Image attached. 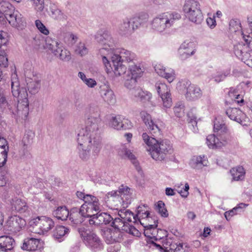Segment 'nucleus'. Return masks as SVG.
Masks as SVG:
<instances>
[{
	"mask_svg": "<svg viewBox=\"0 0 252 252\" xmlns=\"http://www.w3.org/2000/svg\"><path fill=\"white\" fill-rule=\"evenodd\" d=\"M31 223L36 233L42 235L47 234L55 225L53 220L46 216L38 217L33 219Z\"/></svg>",
	"mask_w": 252,
	"mask_h": 252,
	"instance_id": "f8f14e48",
	"label": "nucleus"
},
{
	"mask_svg": "<svg viewBox=\"0 0 252 252\" xmlns=\"http://www.w3.org/2000/svg\"><path fill=\"white\" fill-rule=\"evenodd\" d=\"M142 138L151 157L155 160H164L173 153L172 144L167 139L158 140L146 132L142 134Z\"/></svg>",
	"mask_w": 252,
	"mask_h": 252,
	"instance_id": "7ed1b4c3",
	"label": "nucleus"
},
{
	"mask_svg": "<svg viewBox=\"0 0 252 252\" xmlns=\"http://www.w3.org/2000/svg\"><path fill=\"white\" fill-rule=\"evenodd\" d=\"M178 52L179 57L182 60H185L194 54L181 48H179Z\"/></svg>",
	"mask_w": 252,
	"mask_h": 252,
	"instance_id": "774afa93",
	"label": "nucleus"
},
{
	"mask_svg": "<svg viewBox=\"0 0 252 252\" xmlns=\"http://www.w3.org/2000/svg\"><path fill=\"white\" fill-rule=\"evenodd\" d=\"M11 209L16 212L22 214L28 210L26 201L18 197H13L9 200Z\"/></svg>",
	"mask_w": 252,
	"mask_h": 252,
	"instance_id": "393cba45",
	"label": "nucleus"
},
{
	"mask_svg": "<svg viewBox=\"0 0 252 252\" xmlns=\"http://www.w3.org/2000/svg\"><path fill=\"white\" fill-rule=\"evenodd\" d=\"M214 131L215 132H218L219 134L227 133V129L223 123L218 119H216L214 122Z\"/></svg>",
	"mask_w": 252,
	"mask_h": 252,
	"instance_id": "37998d69",
	"label": "nucleus"
},
{
	"mask_svg": "<svg viewBox=\"0 0 252 252\" xmlns=\"http://www.w3.org/2000/svg\"><path fill=\"white\" fill-rule=\"evenodd\" d=\"M12 5L7 1L0 0V21L4 20V15L11 11Z\"/></svg>",
	"mask_w": 252,
	"mask_h": 252,
	"instance_id": "a18cd8bd",
	"label": "nucleus"
},
{
	"mask_svg": "<svg viewBox=\"0 0 252 252\" xmlns=\"http://www.w3.org/2000/svg\"><path fill=\"white\" fill-rule=\"evenodd\" d=\"M130 190V188L122 186L118 190L108 192L105 198L106 201H109L114 206L118 207L121 205L124 208L127 207L131 201Z\"/></svg>",
	"mask_w": 252,
	"mask_h": 252,
	"instance_id": "0eeeda50",
	"label": "nucleus"
},
{
	"mask_svg": "<svg viewBox=\"0 0 252 252\" xmlns=\"http://www.w3.org/2000/svg\"><path fill=\"white\" fill-rule=\"evenodd\" d=\"M248 206L245 203H240L232 210L224 213V217L227 220H229L232 217L242 212V210Z\"/></svg>",
	"mask_w": 252,
	"mask_h": 252,
	"instance_id": "ea45409f",
	"label": "nucleus"
},
{
	"mask_svg": "<svg viewBox=\"0 0 252 252\" xmlns=\"http://www.w3.org/2000/svg\"><path fill=\"white\" fill-rule=\"evenodd\" d=\"M137 29L135 27L131 18H126L119 26L118 31L122 35L128 36L131 35Z\"/></svg>",
	"mask_w": 252,
	"mask_h": 252,
	"instance_id": "412c9836",
	"label": "nucleus"
},
{
	"mask_svg": "<svg viewBox=\"0 0 252 252\" xmlns=\"http://www.w3.org/2000/svg\"><path fill=\"white\" fill-rule=\"evenodd\" d=\"M229 29L232 32L241 31L240 21L237 19H232L229 22Z\"/></svg>",
	"mask_w": 252,
	"mask_h": 252,
	"instance_id": "13d9d810",
	"label": "nucleus"
},
{
	"mask_svg": "<svg viewBox=\"0 0 252 252\" xmlns=\"http://www.w3.org/2000/svg\"><path fill=\"white\" fill-rule=\"evenodd\" d=\"M177 88L178 91L184 94L186 98L190 101L195 100L199 98L202 95L200 89L193 85L187 80H182L179 81Z\"/></svg>",
	"mask_w": 252,
	"mask_h": 252,
	"instance_id": "9b49d317",
	"label": "nucleus"
},
{
	"mask_svg": "<svg viewBox=\"0 0 252 252\" xmlns=\"http://www.w3.org/2000/svg\"><path fill=\"white\" fill-rule=\"evenodd\" d=\"M76 195L78 198L84 201L80 208L82 216L91 219L97 212L100 211L101 206L96 197L86 194L81 191H77Z\"/></svg>",
	"mask_w": 252,
	"mask_h": 252,
	"instance_id": "423d86ee",
	"label": "nucleus"
},
{
	"mask_svg": "<svg viewBox=\"0 0 252 252\" xmlns=\"http://www.w3.org/2000/svg\"><path fill=\"white\" fill-rule=\"evenodd\" d=\"M140 116L152 133L156 134L159 133V128L153 121L150 114L145 111H142L140 113Z\"/></svg>",
	"mask_w": 252,
	"mask_h": 252,
	"instance_id": "bb28decb",
	"label": "nucleus"
},
{
	"mask_svg": "<svg viewBox=\"0 0 252 252\" xmlns=\"http://www.w3.org/2000/svg\"><path fill=\"white\" fill-rule=\"evenodd\" d=\"M228 117L234 121L243 126L247 125L249 119L242 110L236 108H229L226 111Z\"/></svg>",
	"mask_w": 252,
	"mask_h": 252,
	"instance_id": "a211bd4d",
	"label": "nucleus"
},
{
	"mask_svg": "<svg viewBox=\"0 0 252 252\" xmlns=\"http://www.w3.org/2000/svg\"><path fill=\"white\" fill-rule=\"evenodd\" d=\"M78 231L86 245L92 251L97 252L103 249L101 240L94 232L84 227L79 228Z\"/></svg>",
	"mask_w": 252,
	"mask_h": 252,
	"instance_id": "9d476101",
	"label": "nucleus"
},
{
	"mask_svg": "<svg viewBox=\"0 0 252 252\" xmlns=\"http://www.w3.org/2000/svg\"><path fill=\"white\" fill-rule=\"evenodd\" d=\"M74 53L81 57L86 55L88 53V49L83 42H79L74 47Z\"/></svg>",
	"mask_w": 252,
	"mask_h": 252,
	"instance_id": "49530a36",
	"label": "nucleus"
},
{
	"mask_svg": "<svg viewBox=\"0 0 252 252\" xmlns=\"http://www.w3.org/2000/svg\"><path fill=\"white\" fill-rule=\"evenodd\" d=\"M34 136V133L32 131H27L23 138V142L24 143V145L30 144Z\"/></svg>",
	"mask_w": 252,
	"mask_h": 252,
	"instance_id": "69168bd1",
	"label": "nucleus"
},
{
	"mask_svg": "<svg viewBox=\"0 0 252 252\" xmlns=\"http://www.w3.org/2000/svg\"><path fill=\"white\" fill-rule=\"evenodd\" d=\"M180 18V14L177 12L160 13L153 19L152 28L158 33H165L174 25L175 21Z\"/></svg>",
	"mask_w": 252,
	"mask_h": 252,
	"instance_id": "39448f33",
	"label": "nucleus"
},
{
	"mask_svg": "<svg viewBox=\"0 0 252 252\" xmlns=\"http://www.w3.org/2000/svg\"><path fill=\"white\" fill-rule=\"evenodd\" d=\"M141 224L144 227V233L146 237L157 241L161 239L163 236L159 235V233H164L166 235V231L164 230L157 228L158 222L154 221V224H147L141 221Z\"/></svg>",
	"mask_w": 252,
	"mask_h": 252,
	"instance_id": "dca6fc26",
	"label": "nucleus"
},
{
	"mask_svg": "<svg viewBox=\"0 0 252 252\" xmlns=\"http://www.w3.org/2000/svg\"><path fill=\"white\" fill-rule=\"evenodd\" d=\"M122 120L123 117L120 115L113 116L111 117L108 122L109 127L118 130L123 129Z\"/></svg>",
	"mask_w": 252,
	"mask_h": 252,
	"instance_id": "473e14b6",
	"label": "nucleus"
},
{
	"mask_svg": "<svg viewBox=\"0 0 252 252\" xmlns=\"http://www.w3.org/2000/svg\"><path fill=\"white\" fill-rule=\"evenodd\" d=\"M15 244V241L12 237L7 236L0 237V248L8 252L14 248Z\"/></svg>",
	"mask_w": 252,
	"mask_h": 252,
	"instance_id": "72a5a7b5",
	"label": "nucleus"
},
{
	"mask_svg": "<svg viewBox=\"0 0 252 252\" xmlns=\"http://www.w3.org/2000/svg\"><path fill=\"white\" fill-rule=\"evenodd\" d=\"M230 73V71L229 70L223 71H216L212 74L211 79H213L216 83H220L223 81Z\"/></svg>",
	"mask_w": 252,
	"mask_h": 252,
	"instance_id": "c03bdc74",
	"label": "nucleus"
},
{
	"mask_svg": "<svg viewBox=\"0 0 252 252\" xmlns=\"http://www.w3.org/2000/svg\"><path fill=\"white\" fill-rule=\"evenodd\" d=\"M228 133L208 135L206 139V143L209 149H219L226 146L229 142Z\"/></svg>",
	"mask_w": 252,
	"mask_h": 252,
	"instance_id": "ddd939ff",
	"label": "nucleus"
},
{
	"mask_svg": "<svg viewBox=\"0 0 252 252\" xmlns=\"http://www.w3.org/2000/svg\"><path fill=\"white\" fill-rule=\"evenodd\" d=\"M112 223L113 226L112 228H116L119 229V231L121 229L125 230V228L126 227V223L123 221V219L120 217L115 218Z\"/></svg>",
	"mask_w": 252,
	"mask_h": 252,
	"instance_id": "bf43d9fd",
	"label": "nucleus"
},
{
	"mask_svg": "<svg viewBox=\"0 0 252 252\" xmlns=\"http://www.w3.org/2000/svg\"><path fill=\"white\" fill-rule=\"evenodd\" d=\"M28 88L30 93L32 94L37 93L40 88V81L35 79L28 83Z\"/></svg>",
	"mask_w": 252,
	"mask_h": 252,
	"instance_id": "603ef678",
	"label": "nucleus"
},
{
	"mask_svg": "<svg viewBox=\"0 0 252 252\" xmlns=\"http://www.w3.org/2000/svg\"><path fill=\"white\" fill-rule=\"evenodd\" d=\"M50 16L54 19L60 21L66 20V16L59 9L55 4H51L50 7Z\"/></svg>",
	"mask_w": 252,
	"mask_h": 252,
	"instance_id": "c9c22d12",
	"label": "nucleus"
},
{
	"mask_svg": "<svg viewBox=\"0 0 252 252\" xmlns=\"http://www.w3.org/2000/svg\"><path fill=\"white\" fill-rule=\"evenodd\" d=\"M248 23L251 32L247 35L242 32L243 38L247 44H252V16L248 17L247 18Z\"/></svg>",
	"mask_w": 252,
	"mask_h": 252,
	"instance_id": "864d4df0",
	"label": "nucleus"
},
{
	"mask_svg": "<svg viewBox=\"0 0 252 252\" xmlns=\"http://www.w3.org/2000/svg\"><path fill=\"white\" fill-rule=\"evenodd\" d=\"M99 108H92L86 125L78 127L77 150L79 157L83 160L89 159L91 150L95 155L101 148V139L99 132Z\"/></svg>",
	"mask_w": 252,
	"mask_h": 252,
	"instance_id": "f03ea898",
	"label": "nucleus"
},
{
	"mask_svg": "<svg viewBox=\"0 0 252 252\" xmlns=\"http://www.w3.org/2000/svg\"><path fill=\"white\" fill-rule=\"evenodd\" d=\"M53 215L59 220H66L69 216V211L65 206L58 207L54 211Z\"/></svg>",
	"mask_w": 252,
	"mask_h": 252,
	"instance_id": "4c0bfd02",
	"label": "nucleus"
},
{
	"mask_svg": "<svg viewBox=\"0 0 252 252\" xmlns=\"http://www.w3.org/2000/svg\"><path fill=\"white\" fill-rule=\"evenodd\" d=\"M131 94L143 103L149 102L153 106H155V104L151 100L152 94L151 93L137 88L132 90Z\"/></svg>",
	"mask_w": 252,
	"mask_h": 252,
	"instance_id": "b1692460",
	"label": "nucleus"
},
{
	"mask_svg": "<svg viewBox=\"0 0 252 252\" xmlns=\"http://www.w3.org/2000/svg\"><path fill=\"white\" fill-rule=\"evenodd\" d=\"M26 221L23 218L14 215L8 218L5 225V229L9 234L15 235L22 231L25 227Z\"/></svg>",
	"mask_w": 252,
	"mask_h": 252,
	"instance_id": "4468645a",
	"label": "nucleus"
},
{
	"mask_svg": "<svg viewBox=\"0 0 252 252\" xmlns=\"http://www.w3.org/2000/svg\"><path fill=\"white\" fill-rule=\"evenodd\" d=\"M173 110L175 116L177 117H182L184 115V106L181 103H177Z\"/></svg>",
	"mask_w": 252,
	"mask_h": 252,
	"instance_id": "338daca9",
	"label": "nucleus"
},
{
	"mask_svg": "<svg viewBox=\"0 0 252 252\" xmlns=\"http://www.w3.org/2000/svg\"><path fill=\"white\" fill-rule=\"evenodd\" d=\"M117 151L119 155L124 158H128L132 161L133 164L136 167L137 170L139 171L140 169V167L138 166V162L135 159V156L128 149L127 146L125 144H121L118 146Z\"/></svg>",
	"mask_w": 252,
	"mask_h": 252,
	"instance_id": "c756f323",
	"label": "nucleus"
},
{
	"mask_svg": "<svg viewBox=\"0 0 252 252\" xmlns=\"http://www.w3.org/2000/svg\"><path fill=\"white\" fill-rule=\"evenodd\" d=\"M99 94L102 99L109 105L116 102V97L113 91L107 85H103L100 87Z\"/></svg>",
	"mask_w": 252,
	"mask_h": 252,
	"instance_id": "5701e85b",
	"label": "nucleus"
},
{
	"mask_svg": "<svg viewBox=\"0 0 252 252\" xmlns=\"http://www.w3.org/2000/svg\"><path fill=\"white\" fill-rule=\"evenodd\" d=\"M113 220L111 216L106 213H100L97 212L89 222L90 225H99L109 223Z\"/></svg>",
	"mask_w": 252,
	"mask_h": 252,
	"instance_id": "4be33fe9",
	"label": "nucleus"
},
{
	"mask_svg": "<svg viewBox=\"0 0 252 252\" xmlns=\"http://www.w3.org/2000/svg\"><path fill=\"white\" fill-rule=\"evenodd\" d=\"M43 242L34 238H27L24 239L22 249L24 250L34 251L43 247Z\"/></svg>",
	"mask_w": 252,
	"mask_h": 252,
	"instance_id": "cd10ccee",
	"label": "nucleus"
},
{
	"mask_svg": "<svg viewBox=\"0 0 252 252\" xmlns=\"http://www.w3.org/2000/svg\"><path fill=\"white\" fill-rule=\"evenodd\" d=\"M244 83H241L237 86L236 88H231L228 92V95L232 100L242 105L244 103L243 94L244 92L242 91V88L245 86Z\"/></svg>",
	"mask_w": 252,
	"mask_h": 252,
	"instance_id": "a878e982",
	"label": "nucleus"
},
{
	"mask_svg": "<svg viewBox=\"0 0 252 252\" xmlns=\"http://www.w3.org/2000/svg\"><path fill=\"white\" fill-rule=\"evenodd\" d=\"M16 10H14L13 12L10 11L9 13H6L4 15V20L6 19L8 21L9 23L12 26V25L16 24L15 18L17 16L16 15Z\"/></svg>",
	"mask_w": 252,
	"mask_h": 252,
	"instance_id": "e2e57ef3",
	"label": "nucleus"
},
{
	"mask_svg": "<svg viewBox=\"0 0 252 252\" xmlns=\"http://www.w3.org/2000/svg\"><path fill=\"white\" fill-rule=\"evenodd\" d=\"M158 249H164L166 252H189V249L186 246L183 247V244L173 242L170 238H166L162 241V245L153 243Z\"/></svg>",
	"mask_w": 252,
	"mask_h": 252,
	"instance_id": "2eb2a0df",
	"label": "nucleus"
},
{
	"mask_svg": "<svg viewBox=\"0 0 252 252\" xmlns=\"http://www.w3.org/2000/svg\"><path fill=\"white\" fill-rule=\"evenodd\" d=\"M69 229L62 225L57 226L53 231V237L55 239L61 241L60 239L68 234Z\"/></svg>",
	"mask_w": 252,
	"mask_h": 252,
	"instance_id": "a19ab883",
	"label": "nucleus"
},
{
	"mask_svg": "<svg viewBox=\"0 0 252 252\" xmlns=\"http://www.w3.org/2000/svg\"><path fill=\"white\" fill-rule=\"evenodd\" d=\"M137 218V223L139 222L141 223V221L145 222V220H150L151 217L150 216V214L148 211L146 210V207L144 206H139L137 209V214L135 215Z\"/></svg>",
	"mask_w": 252,
	"mask_h": 252,
	"instance_id": "e433bc0d",
	"label": "nucleus"
},
{
	"mask_svg": "<svg viewBox=\"0 0 252 252\" xmlns=\"http://www.w3.org/2000/svg\"><path fill=\"white\" fill-rule=\"evenodd\" d=\"M11 88L13 95L18 98L17 115L22 118H26L29 113L28 93L26 88L21 86L16 73H13L11 75Z\"/></svg>",
	"mask_w": 252,
	"mask_h": 252,
	"instance_id": "20e7f679",
	"label": "nucleus"
},
{
	"mask_svg": "<svg viewBox=\"0 0 252 252\" xmlns=\"http://www.w3.org/2000/svg\"><path fill=\"white\" fill-rule=\"evenodd\" d=\"M16 19L15 18L16 24L12 25L13 27H16L20 30H22L26 26V22L25 18L18 11L16 10Z\"/></svg>",
	"mask_w": 252,
	"mask_h": 252,
	"instance_id": "8fccbe9b",
	"label": "nucleus"
},
{
	"mask_svg": "<svg viewBox=\"0 0 252 252\" xmlns=\"http://www.w3.org/2000/svg\"><path fill=\"white\" fill-rule=\"evenodd\" d=\"M78 37L76 34L68 32L64 37V42L68 46H72L78 40Z\"/></svg>",
	"mask_w": 252,
	"mask_h": 252,
	"instance_id": "5fc2aeb1",
	"label": "nucleus"
},
{
	"mask_svg": "<svg viewBox=\"0 0 252 252\" xmlns=\"http://www.w3.org/2000/svg\"><path fill=\"white\" fill-rule=\"evenodd\" d=\"M103 236L106 242L108 244L119 242L122 236L119 229L112 227L105 229L103 233Z\"/></svg>",
	"mask_w": 252,
	"mask_h": 252,
	"instance_id": "aec40b11",
	"label": "nucleus"
},
{
	"mask_svg": "<svg viewBox=\"0 0 252 252\" xmlns=\"http://www.w3.org/2000/svg\"><path fill=\"white\" fill-rule=\"evenodd\" d=\"M119 216L123 219L125 223L128 222H133L137 223V218L134 214L129 210H121L118 213Z\"/></svg>",
	"mask_w": 252,
	"mask_h": 252,
	"instance_id": "f704fd0d",
	"label": "nucleus"
},
{
	"mask_svg": "<svg viewBox=\"0 0 252 252\" xmlns=\"http://www.w3.org/2000/svg\"><path fill=\"white\" fill-rule=\"evenodd\" d=\"M78 76L89 88H93L97 85V83L94 79L87 78L86 75L82 72H79L78 74Z\"/></svg>",
	"mask_w": 252,
	"mask_h": 252,
	"instance_id": "09e8293b",
	"label": "nucleus"
},
{
	"mask_svg": "<svg viewBox=\"0 0 252 252\" xmlns=\"http://www.w3.org/2000/svg\"><path fill=\"white\" fill-rule=\"evenodd\" d=\"M45 41V48L50 51L54 56L63 62L70 60V51L64 48L60 42L49 37L46 38Z\"/></svg>",
	"mask_w": 252,
	"mask_h": 252,
	"instance_id": "1a4fd4ad",
	"label": "nucleus"
},
{
	"mask_svg": "<svg viewBox=\"0 0 252 252\" xmlns=\"http://www.w3.org/2000/svg\"><path fill=\"white\" fill-rule=\"evenodd\" d=\"M33 8L37 12H41L44 9V0H30Z\"/></svg>",
	"mask_w": 252,
	"mask_h": 252,
	"instance_id": "4d7b16f0",
	"label": "nucleus"
},
{
	"mask_svg": "<svg viewBox=\"0 0 252 252\" xmlns=\"http://www.w3.org/2000/svg\"><path fill=\"white\" fill-rule=\"evenodd\" d=\"M235 55L249 67H252V51L245 45L239 44L234 46Z\"/></svg>",
	"mask_w": 252,
	"mask_h": 252,
	"instance_id": "f3484780",
	"label": "nucleus"
},
{
	"mask_svg": "<svg viewBox=\"0 0 252 252\" xmlns=\"http://www.w3.org/2000/svg\"><path fill=\"white\" fill-rule=\"evenodd\" d=\"M155 70L159 76L165 78L169 83L172 82L176 78V74L173 69L166 67L162 64H156Z\"/></svg>",
	"mask_w": 252,
	"mask_h": 252,
	"instance_id": "6ab92c4d",
	"label": "nucleus"
},
{
	"mask_svg": "<svg viewBox=\"0 0 252 252\" xmlns=\"http://www.w3.org/2000/svg\"><path fill=\"white\" fill-rule=\"evenodd\" d=\"M155 88L159 96L162 94L166 93V92H170V89L164 83L159 81L157 82L155 84Z\"/></svg>",
	"mask_w": 252,
	"mask_h": 252,
	"instance_id": "6e6d98bb",
	"label": "nucleus"
},
{
	"mask_svg": "<svg viewBox=\"0 0 252 252\" xmlns=\"http://www.w3.org/2000/svg\"><path fill=\"white\" fill-rule=\"evenodd\" d=\"M35 25L39 31L44 35H47L49 33L48 29L39 20H36L35 21Z\"/></svg>",
	"mask_w": 252,
	"mask_h": 252,
	"instance_id": "0e129e2a",
	"label": "nucleus"
},
{
	"mask_svg": "<svg viewBox=\"0 0 252 252\" xmlns=\"http://www.w3.org/2000/svg\"><path fill=\"white\" fill-rule=\"evenodd\" d=\"M144 70L140 65L135 63L128 65L127 75L136 80L140 78L143 75Z\"/></svg>",
	"mask_w": 252,
	"mask_h": 252,
	"instance_id": "7c9ffc66",
	"label": "nucleus"
},
{
	"mask_svg": "<svg viewBox=\"0 0 252 252\" xmlns=\"http://www.w3.org/2000/svg\"><path fill=\"white\" fill-rule=\"evenodd\" d=\"M229 173L234 181H241L244 179L245 176V170L242 166H238L232 168Z\"/></svg>",
	"mask_w": 252,
	"mask_h": 252,
	"instance_id": "2f4dec72",
	"label": "nucleus"
},
{
	"mask_svg": "<svg viewBox=\"0 0 252 252\" xmlns=\"http://www.w3.org/2000/svg\"><path fill=\"white\" fill-rule=\"evenodd\" d=\"M208 163L207 157L204 155L194 156L191 157L189 162L190 166L196 170L201 169L207 166Z\"/></svg>",
	"mask_w": 252,
	"mask_h": 252,
	"instance_id": "c85d7f7f",
	"label": "nucleus"
},
{
	"mask_svg": "<svg viewBox=\"0 0 252 252\" xmlns=\"http://www.w3.org/2000/svg\"><path fill=\"white\" fill-rule=\"evenodd\" d=\"M149 18V15L146 13H141L138 16L133 17L131 19L132 20L135 27L138 29L141 24L147 21Z\"/></svg>",
	"mask_w": 252,
	"mask_h": 252,
	"instance_id": "79ce46f5",
	"label": "nucleus"
},
{
	"mask_svg": "<svg viewBox=\"0 0 252 252\" xmlns=\"http://www.w3.org/2000/svg\"><path fill=\"white\" fill-rule=\"evenodd\" d=\"M183 10L186 18L192 23L199 24L203 20L201 5L196 0H185Z\"/></svg>",
	"mask_w": 252,
	"mask_h": 252,
	"instance_id": "6e6552de",
	"label": "nucleus"
},
{
	"mask_svg": "<svg viewBox=\"0 0 252 252\" xmlns=\"http://www.w3.org/2000/svg\"><path fill=\"white\" fill-rule=\"evenodd\" d=\"M195 47L196 44L194 41L191 40H186L180 45V48L194 54L196 51Z\"/></svg>",
	"mask_w": 252,
	"mask_h": 252,
	"instance_id": "3c124183",
	"label": "nucleus"
},
{
	"mask_svg": "<svg viewBox=\"0 0 252 252\" xmlns=\"http://www.w3.org/2000/svg\"><path fill=\"white\" fill-rule=\"evenodd\" d=\"M95 38L102 46L98 50V56L107 74L113 73L116 77L121 76L126 73V65L136 63L135 54L129 51L122 49L119 55L115 54L116 42L108 32L97 33Z\"/></svg>",
	"mask_w": 252,
	"mask_h": 252,
	"instance_id": "f257e3e1",
	"label": "nucleus"
},
{
	"mask_svg": "<svg viewBox=\"0 0 252 252\" xmlns=\"http://www.w3.org/2000/svg\"><path fill=\"white\" fill-rule=\"evenodd\" d=\"M124 83L125 86L128 89L134 88L136 85L137 80L131 78L130 76L126 75Z\"/></svg>",
	"mask_w": 252,
	"mask_h": 252,
	"instance_id": "052dcab7",
	"label": "nucleus"
},
{
	"mask_svg": "<svg viewBox=\"0 0 252 252\" xmlns=\"http://www.w3.org/2000/svg\"><path fill=\"white\" fill-rule=\"evenodd\" d=\"M160 97L162 100L163 107L164 109L169 108L171 107L172 100L170 92H166V93L162 94Z\"/></svg>",
	"mask_w": 252,
	"mask_h": 252,
	"instance_id": "de8ad7c7",
	"label": "nucleus"
},
{
	"mask_svg": "<svg viewBox=\"0 0 252 252\" xmlns=\"http://www.w3.org/2000/svg\"><path fill=\"white\" fill-rule=\"evenodd\" d=\"M68 217L69 220L73 224H77L82 223L84 221L83 218L84 217L82 216L80 209L79 211H78L77 209L72 210L70 213L69 214Z\"/></svg>",
	"mask_w": 252,
	"mask_h": 252,
	"instance_id": "58836bf2",
	"label": "nucleus"
},
{
	"mask_svg": "<svg viewBox=\"0 0 252 252\" xmlns=\"http://www.w3.org/2000/svg\"><path fill=\"white\" fill-rule=\"evenodd\" d=\"M157 209L158 213L162 217L166 218L168 216V212L165 207V204L162 201H159L158 202L157 205Z\"/></svg>",
	"mask_w": 252,
	"mask_h": 252,
	"instance_id": "680f3d73",
	"label": "nucleus"
}]
</instances>
